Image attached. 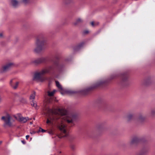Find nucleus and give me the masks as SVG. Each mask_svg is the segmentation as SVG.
<instances>
[{
  "mask_svg": "<svg viewBox=\"0 0 155 155\" xmlns=\"http://www.w3.org/2000/svg\"><path fill=\"white\" fill-rule=\"evenodd\" d=\"M49 133L50 134H51L52 133V131H49Z\"/></svg>",
  "mask_w": 155,
  "mask_h": 155,
  "instance_id": "33",
  "label": "nucleus"
},
{
  "mask_svg": "<svg viewBox=\"0 0 155 155\" xmlns=\"http://www.w3.org/2000/svg\"><path fill=\"white\" fill-rule=\"evenodd\" d=\"M10 84L13 89H16L18 85L19 82H14L12 80L10 81Z\"/></svg>",
  "mask_w": 155,
  "mask_h": 155,
  "instance_id": "10",
  "label": "nucleus"
},
{
  "mask_svg": "<svg viewBox=\"0 0 155 155\" xmlns=\"http://www.w3.org/2000/svg\"><path fill=\"white\" fill-rule=\"evenodd\" d=\"M22 2L25 5H28L31 3V0H22Z\"/></svg>",
  "mask_w": 155,
  "mask_h": 155,
  "instance_id": "20",
  "label": "nucleus"
},
{
  "mask_svg": "<svg viewBox=\"0 0 155 155\" xmlns=\"http://www.w3.org/2000/svg\"><path fill=\"white\" fill-rule=\"evenodd\" d=\"M103 129V124H98L96 127V130L98 132H99L102 130Z\"/></svg>",
  "mask_w": 155,
  "mask_h": 155,
  "instance_id": "15",
  "label": "nucleus"
},
{
  "mask_svg": "<svg viewBox=\"0 0 155 155\" xmlns=\"http://www.w3.org/2000/svg\"><path fill=\"white\" fill-rule=\"evenodd\" d=\"M89 33V31L87 30H85L84 31V34H87Z\"/></svg>",
  "mask_w": 155,
  "mask_h": 155,
  "instance_id": "28",
  "label": "nucleus"
},
{
  "mask_svg": "<svg viewBox=\"0 0 155 155\" xmlns=\"http://www.w3.org/2000/svg\"><path fill=\"white\" fill-rule=\"evenodd\" d=\"M134 114H129L127 115L126 117V119L127 121H130L134 120Z\"/></svg>",
  "mask_w": 155,
  "mask_h": 155,
  "instance_id": "11",
  "label": "nucleus"
},
{
  "mask_svg": "<svg viewBox=\"0 0 155 155\" xmlns=\"http://www.w3.org/2000/svg\"><path fill=\"white\" fill-rule=\"evenodd\" d=\"M35 92H34L33 94H31L30 97V100H34L35 99Z\"/></svg>",
  "mask_w": 155,
  "mask_h": 155,
  "instance_id": "19",
  "label": "nucleus"
},
{
  "mask_svg": "<svg viewBox=\"0 0 155 155\" xmlns=\"http://www.w3.org/2000/svg\"><path fill=\"white\" fill-rule=\"evenodd\" d=\"M11 117L9 114H7L5 116H3L2 117V119L4 121V127L7 125L9 127L12 126V124L10 121Z\"/></svg>",
  "mask_w": 155,
  "mask_h": 155,
  "instance_id": "5",
  "label": "nucleus"
},
{
  "mask_svg": "<svg viewBox=\"0 0 155 155\" xmlns=\"http://www.w3.org/2000/svg\"><path fill=\"white\" fill-rule=\"evenodd\" d=\"M0 143H1L2 142H1V141L0 142Z\"/></svg>",
  "mask_w": 155,
  "mask_h": 155,
  "instance_id": "38",
  "label": "nucleus"
},
{
  "mask_svg": "<svg viewBox=\"0 0 155 155\" xmlns=\"http://www.w3.org/2000/svg\"><path fill=\"white\" fill-rule=\"evenodd\" d=\"M47 101V102H49L50 100H49H49H48Z\"/></svg>",
  "mask_w": 155,
  "mask_h": 155,
  "instance_id": "35",
  "label": "nucleus"
},
{
  "mask_svg": "<svg viewBox=\"0 0 155 155\" xmlns=\"http://www.w3.org/2000/svg\"><path fill=\"white\" fill-rule=\"evenodd\" d=\"M36 133V132L35 131H32L30 132V133L31 134H34Z\"/></svg>",
  "mask_w": 155,
  "mask_h": 155,
  "instance_id": "29",
  "label": "nucleus"
},
{
  "mask_svg": "<svg viewBox=\"0 0 155 155\" xmlns=\"http://www.w3.org/2000/svg\"><path fill=\"white\" fill-rule=\"evenodd\" d=\"M55 83L57 87L61 91H63V88H62L59 82L58 81H56Z\"/></svg>",
  "mask_w": 155,
  "mask_h": 155,
  "instance_id": "17",
  "label": "nucleus"
},
{
  "mask_svg": "<svg viewBox=\"0 0 155 155\" xmlns=\"http://www.w3.org/2000/svg\"><path fill=\"white\" fill-rule=\"evenodd\" d=\"M145 119V117L143 114H139L138 118V120L139 121L142 122L144 121Z\"/></svg>",
  "mask_w": 155,
  "mask_h": 155,
  "instance_id": "12",
  "label": "nucleus"
},
{
  "mask_svg": "<svg viewBox=\"0 0 155 155\" xmlns=\"http://www.w3.org/2000/svg\"><path fill=\"white\" fill-rule=\"evenodd\" d=\"M31 105L32 106H33L36 109H38V107H37V104L35 101L33 100L31 103Z\"/></svg>",
  "mask_w": 155,
  "mask_h": 155,
  "instance_id": "18",
  "label": "nucleus"
},
{
  "mask_svg": "<svg viewBox=\"0 0 155 155\" xmlns=\"http://www.w3.org/2000/svg\"><path fill=\"white\" fill-rule=\"evenodd\" d=\"M12 65V63H8L3 66L0 70L1 73L5 72L10 69Z\"/></svg>",
  "mask_w": 155,
  "mask_h": 155,
  "instance_id": "8",
  "label": "nucleus"
},
{
  "mask_svg": "<svg viewBox=\"0 0 155 155\" xmlns=\"http://www.w3.org/2000/svg\"><path fill=\"white\" fill-rule=\"evenodd\" d=\"M56 91L55 90H53L51 92H50L49 91H48L47 92V95L48 96L50 97L53 96Z\"/></svg>",
  "mask_w": 155,
  "mask_h": 155,
  "instance_id": "16",
  "label": "nucleus"
},
{
  "mask_svg": "<svg viewBox=\"0 0 155 155\" xmlns=\"http://www.w3.org/2000/svg\"><path fill=\"white\" fill-rule=\"evenodd\" d=\"M13 117L22 123H25L27 120H29L28 117H24L20 114H18L15 115H14Z\"/></svg>",
  "mask_w": 155,
  "mask_h": 155,
  "instance_id": "6",
  "label": "nucleus"
},
{
  "mask_svg": "<svg viewBox=\"0 0 155 155\" xmlns=\"http://www.w3.org/2000/svg\"><path fill=\"white\" fill-rule=\"evenodd\" d=\"M48 112L51 113V114L49 117V118L47 119L46 121L47 124H53L54 122L59 119H60L61 122H62L63 119L64 120V121H67L68 123L73 122L72 119L68 117H61V116L65 115L67 113L66 110L64 109H49L48 110Z\"/></svg>",
  "mask_w": 155,
  "mask_h": 155,
  "instance_id": "1",
  "label": "nucleus"
},
{
  "mask_svg": "<svg viewBox=\"0 0 155 155\" xmlns=\"http://www.w3.org/2000/svg\"><path fill=\"white\" fill-rule=\"evenodd\" d=\"M58 128L60 130L64 133V135L61 136L60 135H58V137L60 138H61L63 137H66L68 135V132L66 130V127L64 124L62 122L61 124H59L58 125Z\"/></svg>",
  "mask_w": 155,
  "mask_h": 155,
  "instance_id": "4",
  "label": "nucleus"
},
{
  "mask_svg": "<svg viewBox=\"0 0 155 155\" xmlns=\"http://www.w3.org/2000/svg\"><path fill=\"white\" fill-rule=\"evenodd\" d=\"M21 142L23 144H25V141L24 140H21Z\"/></svg>",
  "mask_w": 155,
  "mask_h": 155,
  "instance_id": "31",
  "label": "nucleus"
},
{
  "mask_svg": "<svg viewBox=\"0 0 155 155\" xmlns=\"http://www.w3.org/2000/svg\"><path fill=\"white\" fill-rule=\"evenodd\" d=\"M53 69V66H51L42 70L39 72L36 73L34 75L33 80L37 82L44 81L45 80V78L42 76L49 72Z\"/></svg>",
  "mask_w": 155,
  "mask_h": 155,
  "instance_id": "3",
  "label": "nucleus"
},
{
  "mask_svg": "<svg viewBox=\"0 0 155 155\" xmlns=\"http://www.w3.org/2000/svg\"><path fill=\"white\" fill-rule=\"evenodd\" d=\"M72 148L73 149H74V147H72Z\"/></svg>",
  "mask_w": 155,
  "mask_h": 155,
  "instance_id": "36",
  "label": "nucleus"
},
{
  "mask_svg": "<svg viewBox=\"0 0 155 155\" xmlns=\"http://www.w3.org/2000/svg\"><path fill=\"white\" fill-rule=\"evenodd\" d=\"M29 137V136L28 135H27L26 136V139L28 140Z\"/></svg>",
  "mask_w": 155,
  "mask_h": 155,
  "instance_id": "30",
  "label": "nucleus"
},
{
  "mask_svg": "<svg viewBox=\"0 0 155 155\" xmlns=\"http://www.w3.org/2000/svg\"><path fill=\"white\" fill-rule=\"evenodd\" d=\"M147 152L144 151H141L137 155H144Z\"/></svg>",
  "mask_w": 155,
  "mask_h": 155,
  "instance_id": "24",
  "label": "nucleus"
},
{
  "mask_svg": "<svg viewBox=\"0 0 155 155\" xmlns=\"http://www.w3.org/2000/svg\"><path fill=\"white\" fill-rule=\"evenodd\" d=\"M54 64L57 66V65H58V64L57 63H55Z\"/></svg>",
  "mask_w": 155,
  "mask_h": 155,
  "instance_id": "34",
  "label": "nucleus"
},
{
  "mask_svg": "<svg viewBox=\"0 0 155 155\" xmlns=\"http://www.w3.org/2000/svg\"><path fill=\"white\" fill-rule=\"evenodd\" d=\"M19 101L23 104H25L27 103L26 99L22 97L20 98L19 99Z\"/></svg>",
  "mask_w": 155,
  "mask_h": 155,
  "instance_id": "21",
  "label": "nucleus"
},
{
  "mask_svg": "<svg viewBox=\"0 0 155 155\" xmlns=\"http://www.w3.org/2000/svg\"><path fill=\"white\" fill-rule=\"evenodd\" d=\"M151 114L152 116H154L155 115V110H152L151 112Z\"/></svg>",
  "mask_w": 155,
  "mask_h": 155,
  "instance_id": "27",
  "label": "nucleus"
},
{
  "mask_svg": "<svg viewBox=\"0 0 155 155\" xmlns=\"http://www.w3.org/2000/svg\"><path fill=\"white\" fill-rule=\"evenodd\" d=\"M140 140V139L137 137H134L130 142L129 144L130 146H132L137 143Z\"/></svg>",
  "mask_w": 155,
  "mask_h": 155,
  "instance_id": "9",
  "label": "nucleus"
},
{
  "mask_svg": "<svg viewBox=\"0 0 155 155\" xmlns=\"http://www.w3.org/2000/svg\"><path fill=\"white\" fill-rule=\"evenodd\" d=\"M83 21V19L80 18L77 19L76 21L73 23V25L76 26L79 24L82 23Z\"/></svg>",
  "mask_w": 155,
  "mask_h": 155,
  "instance_id": "14",
  "label": "nucleus"
},
{
  "mask_svg": "<svg viewBox=\"0 0 155 155\" xmlns=\"http://www.w3.org/2000/svg\"><path fill=\"white\" fill-rule=\"evenodd\" d=\"M46 59L45 58H41L36 60H32L31 62V64L37 65L45 62Z\"/></svg>",
  "mask_w": 155,
  "mask_h": 155,
  "instance_id": "7",
  "label": "nucleus"
},
{
  "mask_svg": "<svg viewBox=\"0 0 155 155\" xmlns=\"http://www.w3.org/2000/svg\"><path fill=\"white\" fill-rule=\"evenodd\" d=\"M3 36V35H2V33H0V37H1L2 36Z\"/></svg>",
  "mask_w": 155,
  "mask_h": 155,
  "instance_id": "32",
  "label": "nucleus"
},
{
  "mask_svg": "<svg viewBox=\"0 0 155 155\" xmlns=\"http://www.w3.org/2000/svg\"><path fill=\"white\" fill-rule=\"evenodd\" d=\"M46 38L43 35H40L37 38L36 41V47L34 50L35 52L39 53L45 49L44 47L46 44Z\"/></svg>",
  "mask_w": 155,
  "mask_h": 155,
  "instance_id": "2",
  "label": "nucleus"
},
{
  "mask_svg": "<svg viewBox=\"0 0 155 155\" xmlns=\"http://www.w3.org/2000/svg\"><path fill=\"white\" fill-rule=\"evenodd\" d=\"M59 153H61V152H60Z\"/></svg>",
  "mask_w": 155,
  "mask_h": 155,
  "instance_id": "39",
  "label": "nucleus"
},
{
  "mask_svg": "<svg viewBox=\"0 0 155 155\" xmlns=\"http://www.w3.org/2000/svg\"><path fill=\"white\" fill-rule=\"evenodd\" d=\"M99 24L98 22H97L95 24L93 21H92L91 22V25L93 26H94L95 25H98Z\"/></svg>",
  "mask_w": 155,
  "mask_h": 155,
  "instance_id": "25",
  "label": "nucleus"
},
{
  "mask_svg": "<svg viewBox=\"0 0 155 155\" xmlns=\"http://www.w3.org/2000/svg\"><path fill=\"white\" fill-rule=\"evenodd\" d=\"M72 0H63V3L65 4H68L70 3Z\"/></svg>",
  "mask_w": 155,
  "mask_h": 155,
  "instance_id": "22",
  "label": "nucleus"
},
{
  "mask_svg": "<svg viewBox=\"0 0 155 155\" xmlns=\"http://www.w3.org/2000/svg\"><path fill=\"white\" fill-rule=\"evenodd\" d=\"M46 131L42 129L41 128H40L39 129V130L38 131V133L39 132L41 131L42 132L44 133Z\"/></svg>",
  "mask_w": 155,
  "mask_h": 155,
  "instance_id": "26",
  "label": "nucleus"
},
{
  "mask_svg": "<svg viewBox=\"0 0 155 155\" xmlns=\"http://www.w3.org/2000/svg\"><path fill=\"white\" fill-rule=\"evenodd\" d=\"M11 5L14 7H16L18 5V2L17 0H10Z\"/></svg>",
  "mask_w": 155,
  "mask_h": 155,
  "instance_id": "13",
  "label": "nucleus"
},
{
  "mask_svg": "<svg viewBox=\"0 0 155 155\" xmlns=\"http://www.w3.org/2000/svg\"><path fill=\"white\" fill-rule=\"evenodd\" d=\"M30 123V124H32V122H31Z\"/></svg>",
  "mask_w": 155,
  "mask_h": 155,
  "instance_id": "37",
  "label": "nucleus"
},
{
  "mask_svg": "<svg viewBox=\"0 0 155 155\" xmlns=\"http://www.w3.org/2000/svg\"><path fill=\"white\" fill-rule=\"evenodd\" d=\"M66 93L69 94L71 95L74 94L76 92L72 91L69 90L67 91Z\"/></svg>",
  "mask_w": 155,
  "mask_h": 155,
  "instance_id": "23",
  "label": "nucleus"
}]
</instances>
